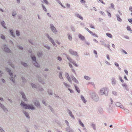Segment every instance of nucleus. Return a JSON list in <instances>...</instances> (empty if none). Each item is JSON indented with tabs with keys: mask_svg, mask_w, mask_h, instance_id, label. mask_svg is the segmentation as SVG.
Wrapping results in <instances>:
<instances>
[{
	"mask_svg": "<svg viewBox=\"0 0 132 132\" xmlns=\"http://www.w3.org/2000/svg\"><path fill=\"white\" fill-rule=\"evenodd\" d=\"M92 99L95 101L97 102L99 100V97L98 95L95 92L92 93L91 94Z\"/></svg>",
	"mask_w": 132,
	"mask_h": 132,
	"instance_id": "3",
	"label": "nucleus"
},
{
	"mask_svg": "<svg viewBox=\"0 0 132 132\" xmlns=\"http://www.w3.org/2000/svg\"><path fill=\"white\" fill-rule=\"evenodd\" d=\"M1 24L2 26L5 29H7V28L5 26V23L4 21H3L1 22Z\"/></svg>",
	"mask_w": 132,
	"mask_h": 132,
	"instance_id": "26",
	"label": "nucleus"
},
{
	"mask_svg": "<svg viewBox=\"0 0 132 132\" xmlns=\"http://www.w3.org/2000/svg\"><path fill=\"white\" fill-rule=\"evenodd\" d=\"M74 85L75 88L76 90L79 93L80 92V90L79 89V88L75 84H74Z\"/></svg>",
	"mask_w": 132,
	"mask_h": 132,
	"instance_id": "20",
	"label": "nucleus"
},
{
	"mask_svg": "<svg viewBox=\"0 0 132 132\" xmlns=\"http://www.w3.org/2000/svg\"><path fill=\"white\" fill-rule=\"evenodd\" d=\"M9 74L10 76L12 78L13 77V73L12 72H10L9 73Z\"/></svg>",
	"mask_w": 132,
	"mask_h": 132,
	"instance_id": "51",
	"label": "nucleus"
},
{
	"mask_svg": "<svg viewBox=\"0 0 132 132\" xmlns=\"http://www.w3.org/2000/svg\"><path fill=\"white\" fill-rule=\"evenodd\" d=\"M125 112L127 113H129V110L126 109H124Z\"/></svg>",
	"mask_w": 132,
	"mask_h": 132,
	"instance_id": "60",
	"label": "nucleus"
},
{
	"mask_svg": "<svg viewBox=\"0 0 132 132\" xmlns=\"http://www.w3.org/2000/svg\"><path fill=\"white\" fill-rule=\"evenodd\" d=\"M128 21L132 24V19H128Z\"/></svg>",
	"mask_w": 132,
	"mask_h": 132,
	"instance_id": "64",
	"label": "nucleus"
},
{
	"mask_svg": "<svg viewBox=\"0 0 132 132\" xmlns=\"http://www.w3.org/2000/svg\"><path fill=\"white\" fill-rule=\"evenodd\" d=\"M46 36L47 37L49 40L51 42V43H52L54 46L55 47H57V45L55 43L53 39L52 38L50 37L48 34H46Z\"/></svg>",
	"mask_w": 132,
	"mask_h": 132,
	"instance_id": "4",
	"label": "nucleus"
},
{
	"mask_svg": "<svg viewBox=\"0 0 132 132\" xmlns=\"http://www.w3.org/2000/svg\"><path fill=\"white\" fill-rule=\"evenodd\" d=\"M65 122L66 124L67 125L68 127H70L69 126V124L68 121L65 120Z\"/></svg>",
	"mask_w": 132,
	"mask_h": 132,
	"instance_id": "54",
	"label": "nucleus"
},
{
	"mask_svg": "<svg viewBox=\"0 0 132 132\" xmlns=\"http://www.w3.org/2000/svg\"><path fill=\"white\" fill-rule=\"evenodd\" d=\"M106 12H107L108 14V16L110 17L111 18V14L107 10L106 11Z\"/></svg>",
	"mask_w": 132,
	"mask_h": 132,
	"instance_id": "47",
	"label": "nucleus"
},
{
	"mask_svg": "<svg viewBox=\"0 0 132 132\" xmlns=\"http://www.w3.org/2000/svg\"><path fill=\"white\" fill-rule=\"evenodd\" d=\"M111 7L112 9H115L114 8V4L113 3H111Z\"/></svg>",
	"mask_w": 132,
	"mask_h": 132,
	"instance_id": "55",
	"label": "nucleus"
},
{
	"mask_svg": "<svg viewBox=\"0 0 132 132\" xmlns=\"http://www.w3.org/2000/svg\"><path fill=\"white\" fill-rule=\"evenodd\" d=\"M85 28L86 30H87L88 32H89L90 33V34L91 32L92 31L89 30L88 28L85 27Z\"/></svg>",
	"mask_w": 132,
	"mask_h": 132,
	"instance_id": "62",
	"label": "nucleus"
},
{
	"mask_svg": "<svg viewBox=\"0 0 132 132\" xmlns=\"http://www.w3.org/2000/svg\"><path fill=\"white\" fill-rule=\"evenodd\" d=\"M63 84L65 85V86H66L67 87H70V85H68L66 83H65V82H64L63 83Z\"/></svg>",
	"mask_w": 132,
	"mask_h": 132,
	"instance_id": "41",
	"label": "nucleus"
},
{
	"mask_svg": "<svg viewBox=\"0 0 132 132\" xmlns=\"http://www.w3.org/2000/svg\"><path fill=\"white\" fill-rule=\"evenodd\" d=\"M67 112L69 114V116L73 119H75V117L73 115L72 113L71 112V111L69 109H67Z\"/></svg>",
	"mask_w": 132,
	"mask_h": 132,
	"instance_id": "10",
	"label": "nucleus"
},
{
	"mask_svg": "<svg viewBox=\"0 0 132 132\" xmlns=\"http://www.w3.org/2000/svg\"><path fill=\"white\" fill-rule=\"evenodd\" d=\"M120 51H121L122 52L124 53L125 54H128L127 53L126 51H125L124 50L122 49H121Z\"/></svg>",
	"mask_w": 132,
	"mask_h": 132,
	"instance_id": "48",
	"label": "nucleus"
},
{
	"mask_svg": "<svg viewBox=\"0 0 132 132\" xmlns=\"http://www.w3.org/2000/svg\"><path fill=\"white\" fill-rule=\"evenodd\" d=\"M30 85L33 88H36L37 87L36 86L32 83H31Z\"/></svg>",
	"mask_w": 132,
	"mask_h": 132,
	"instance_id": "34",
	"label": "nucleus"
},
{
	"mask_svg": "<svg viewBox=\"0 0 132 132\" xmlns=\"http://www.w3.org/2000/svg\"><path fill=\"white\" fill-rule=\"evenodd\" d=\"M33 64L36 67L38 68L40 67L39 65L38 64L36 61V62H33Z\"/></svg>",
	"mask_w": 132,
	"mask_h": 132,
	"instance_id": "24",
	"label": "nucleus"
},
{
	"mask_svg": "<svg viewBox=\"0 0 132 132\" xmlns=\"http://www.w3.org/2000/svg\"><path fill=\"white\" fill-rule=\"evenodd\" d=\"M37 55L38 57H40L42 56V52H39L37 53Z\"/></svg>",
	"mask_w": 132,
	"mask_h": 132,
	"instance_id": "29",
	"label": "nucleus"
},
{
	"mask_svg": "<svg viewBox=\"0 0 132 132\" xmlns=\"http://www.w3.org/2000/svg\"><path fill=\"white\" fill-rule=\"evenodd\" d=\"M84 78L86 79V80H90L91 78L90 77L88 76H84Z\"/></svg>",
	"mask_w": 132,
	"mask_h": 132,
	"instance_id": "42",
	"label": "nucleus"
},
{
	"mask_svg": "<svg viewBox=\"0 0 132 132\" xmlns=\"http://www.w3.org/2000/svg\"><path fill=\"white\" fill-rule=\"evenodd\" d=\"M73 65H75V66L76 67H78V65L75 62V61L73 63Z\"/></svg>",
	"mask_w": 132,
	"mask_h": 132,
	"instance_id": "59",
	"label": "nucleus"
},
{
	"mask_svg": "<svg viewBox=\"0 0 132 132\" xmlns=\"http://www.w3.org/2000/svg\"><path fill=\"white\" fill-rule=\"evenodd\" d=\"M42 8L46 12L47 11V10L45 6H44V5H43V4H42Z\"/></svg>",
	"mask_w": 132,
	"mask_h": 132,
	"instance_id": "37",
	"label": "nucleus"
},
{
	"mask_svg": "<svg viewBox=\"0 0 132 132\" xmlns=\"http://www.w3.org/2000/svg\"><path fill=\"white\" fill-rule=\"evenodd\" d=\"M78 36L79 38L82 40H84L85 39V37L80 34H79Z\"/></svg>",
	"mask_w": 132,
	"mask_h": 132,
	"instance_id": "14",
	"label": "nucleus"
},
{
	"mask_svg": "<svg viewBox=\"0 0 132 132\" xmlns=\"http://www.w3.org/2000/svg\"><path fill=\"white\" fill-rule=\"evenodd\" d=\"M20 105L21 106L23 107V108L25 109H30L33 110L35 109V107L33 105L27 104L23 102L21 103Z\"/></svg>",
	"mask_w": 132,
	"mask_h": 132,
	"instance_id": "1",
	"label": "nucleus"
},
{
	"mask_svg": "<svg viewBox=\"0 0 132 132\" xmlns=\"http://www.w3.org/2000/svg\"><path fill=\"white\" fill-rule=\"evenodd\" d=\"M19 93L21 95L22 98L23 100L25 101H28V100L27 98L26 97V96L24 92L22 91H20L19 92Z\"/></svg>",
	"mask_w": 132,
	"mask_h": 132,
	"instance_id": "7",
	"label": "nucleus"
},
{
	"mask_svg": "<svg viewBox=\"0 0 132 132\" xmlns=\"http://www.w3.org/2000/svg\"><path fill=\"white\" fill-rule=\"evenodd\" d=\"M44 46L48 50L50 49V47L48 45H44Z\"/></svg>",
	"mask_w": 132,
	"mask_h": 132,
	"instance_id": "43",
	"label": "nucleus"
},
{
	"mask_svg": "<svg viewBox=\"0 0 132 132\" xmlns=\"http://www.w3.org/2000/svg\"><path fill=\"white\" fill-rule=\"evenodd\" d=\"M56 1L63 7L65 8V7L63 6L62 4L61 3L60 1L59 0H56Z\"/></svg>",
	"mask_w": 132,
	"mask_h": 132,
	"instance_id": "30",
	"label": "nucleus"
},
{
	"mask_svg": "<svg viewBox=\"0 0 132 132\" xmlns=\"http://www.w3.org/2000/svg\"><path fill=\"white\" fill-rule=\"evenodd\" d=\"M66 131L67 132H74V131L70 127H67L65 128Z\"/></svg>",
	"mask_w": 132,
	"mask_h": 132,
	"instance_id": "9",
	"label": "nucleus"
},
{
	"mask_svg": "<svg viewBox=\"0 0 132 132\" xmlns=\"http://www.w3.org/2000/svg\"><path fill=\"white\" fill-rule=\"evenodd\" d=\"M67 78L70 82V83L72 84V81L68 73H67Z\"/></svg>",
	"mask_w": 132,
	"mask_h": 132,
	"instance_id": "23",
	"label": "nucleus"
},
{
	"mask_svg": "<svg viewBox=\"0 0 132 132\" xmlns=\"http://www.w3.org/2000/svg\"><path fill=\"white\" fill-rule=\"evenodd\" d=\"M81 98L82 100V101H83V102L86 103V102L87 101L85 99L84 97L82 95H81Z\"/></svg>",
	"mask_w": 132,
	"mask_h": 132,
	"instance_id": "22",
	"label": "nucleus"
},
{
	"mask_svg": "<svg viewBox=\"0 0 132 132\" xmlns=\"http://www.w3.org/2000/svg\"><path fill=\"white\" fill-rule=\"evenodd\" d=\"M75 15L76 16H77L78 18H80V19L81 20H83V18L80 15L78 14V13H76L75 14Z\"/></svg>",
	"mask_w": 132,
	"mask_h": 132,
	"instance_id": "21",
	"label": "nucleus"
},
{
	"mask_svg": "<svg viewBox=\"0 0 132 132\" xmlns=\"http://www.w3.org/2000/svg\"><path fill=\"white\" fill-rule=\"evenodd\" d=\"M100 93L101 95L104 94L106 96H108V89L106 88H102L100 90Z\"/></svg>",
	"mask_w": 132,
	"mask_h": 132,
	"instance_id": "2",
	"label": "nucleus"
},
{
	"mask_svg": "<svg viewBox=\"0 0 132 132\" xmlns=\"http://www.w3.org/2000/svg\"><path fill=\"white\" fill-rule=\"evenodd\" d=\"M6 70L9 73L11 71V70L9 69V68L6 67L5 68Z\"/></svg>",
	"mask_w": 132,
	"mask_h": 132,
	"instance_id": "46",
	"label": "nucleus"
},
{
	"mask_svg": "<svg viewBox=\"0 0 132 132\" xmlns=\"http://www.w3.org/2000/svg\"><path fill=\"white\" fill-rule=\"evenodd\" d=\"M72 79L76 83L78 84L79 82L76 79L73 75L71 76Z\"/></svg>",
	"mask_w": 132,
	"mask_h": 132,
	"instance_id": "13",
	"label": "nucleus"
},
{
	"mask_svg": "<svg viewBox=\"0 0 132 132\" xmlns=\"http://www.w3.org/2000/svg\"><path fill=\"white\" fill-rule=\"evenodd\" d=\"M10 80L11 81H12L14 83H15V79H13V77H12V78L11 77L10 78Z\"/></svg>",
	"mask_w": 132,
	"mask_h": 132,
	"instance_id": "49",
	"label": "nucleus"
},
{
	"mask_svg": "<svg viewBox=\"0 0 132 132\" xmlns=\"http://www.w3.org/2000/svg\"><path fill=\"white\" fill-rule=\"evenodd\" d=\"M62 72H60L59 74V78L61 77H62Z\"/></svg>",
	"mask_w": 132,
	"mask_h": 132,
	"instance_id": "57",
	"label": "nucleus"
},
{
	"mask_svg": "<svg viewBox=\"0 0 132 132\" xmlns=\"http://www.w3.org/2000/svg\"><path fill=\"white\" fill-rule=\"evenodd\" d=\"M112 84L113 86H115L116 84V80L114 77H112L111 79Z\"/></svg>",
	"mask_w": 132,
	"mask_h": 132,
	"instance_id": "11",
	"label": "nucleus"
},
{
	"mask_svg": "<svg viewBox=\"0 0 132 132\" xmlns=\"http://www.w3.org/2000/svg\"><path fill=\"white\" fill-rule=\"evenodd\" d=\"M22 81L23 83L25 82L26 81V80L24 77H21Z\"/></svg>",
	"mask_w": 132,
	"mask_h": 132,
	"instance_id": "45",
	"label": "nucleus"
},
{
	"mask_svg": "<svg viewBox=\"0 0 132 132\" xmlns=\"http://www.w3.org/2000/svg\"><path fill=\"white\" fill-rule=\"evenodd\" d=\"M21 64L25 67H27L28 66L27 64L24 62H21Z\"/></svg>",
	"mask_w": 132,
	"mask_h": 132,
	"instance_id": "32",
	"label": "nucleus"
},
{
	"mask_svg": "<svg viewBox=\"0 0 132 132\" xmlns=\"http://www.w3.org/2000/svg\"><path fill=\"white\" fill-rule=\"evenodd\" d=\"M115 105L117 106L120 107L121 108H123V106L121 104L120 102H117L115 104Z\"/></svg>",
	"mask_w": 132,
	"mask_h": 132,
	"instance_id": "15",
	"label": "nucleus"
},
{
	"mask_svg": "<svg viewBox=\"0 0 132 132\" xmlns=\"http://www.w3.org/2000/svg\"><path fill=\"white\" fill-rule=\"evenodd\" d=\"M48 107L49 109L51 110V111L52 112H53L54 111V110H53V109L52 107L50 105L48 106Z\"/></svg>",
	"mask_w": 132,
	"mask_h": 132,
	"instance_id": "44",
	"label": "nucleus"
},
{
	"mask_svg": "<svg viewBox=\"0 0 132 132\" xmlns=\"http://www.w3.org/2000/svg\"><path fill=\"white\" fill-rule=\"evenodd\" d=\"M79 122L80 125L83 127H84V124L81 122V120H79Z\"/></svg>",
	"mask_w": 132,
	"mask_h": 132,
	"instance_id": "33",
	"label": "nucleus"
},
{
	"mask_svg": "<svg viewBox=\"0 0 132 132\" xmlns=\"http://www.w3.org/2000/svg\"><path fill=\"white\" fill-rule=\"evenodd\" d=\"M100 13L101 14L103 15L104 16H105V14L104 13V12L103 11H101Z\"/></svg>",
	"mask_w": 132,
	"mask_h": 132,
	"instance_id": "61",
	"label": "nucleus"
},
{
	"mask_svg": "<svg viewBox=\"0 0 132 132\" xmlns=\"http://www.w3.org/2000/svg\"><path fill=\"white\" fill-rule=\"evenodd\" d=\"M122 85L123 87H125L126 90L127 91H129L128 87L125 83H124V84H122Z\"/></svg>",
	"mask_w": 132,
	"mask_h": 132,
	"instance_id": "19",
	"label": "nucleus"
},
{
	"mask_svg": "<svg viewBox=\"0 0 132 132\" xmlns=\"http://www.w3.org/2000/svg\"><path fill=\"white\" fill-rule=\"evenodd\" d=\"M47 92L50 95H51L52 94V91L51 89H48Z\"/></svg>",
	"mask_w": 132,
	"mask_h": 132,
	"instance_id": "36",
	"label": "nucleus"
},
{
	"mask_svg": "<svg viewBox=\"0 0 132 132\" xmlns=\"http://www.w3.org/2000/svg\"><path fill=\"white\" fill-rule=\"evenodd\" d=\"M16 34L17 36H19L20 35L19 31L18 30H16Z\"/></svg>",
	"mask_w": 132,
	"mask_h": 132,
	"instance_id": "40",
	"label": "nucleus"
},
{
	"mask_svg": "<svg viewBox=\"0 0 132 132\" xmlns=\"http://www.w3.org/2000/svg\"><path fill=\"white\" fill-rule=\"evenodd\" d=\"M23 113L25 115L26 117V118L28 119H29L30 117L28 113L26 111H24L23 112Z\"/></svg>",
	"mask_w": 132,
	"mask_h": 132,
	"instance_id": "16",
	"label": "nucleus"
},
{
	"mask_svg": "<svg viewBox=\"0 0 132 132\" xmlns=\"http://www.w3.org/2000/svg\"><path fill=\"white\" fill-rule=\"evenodd\" d=\"M50 28L51 30L55 34H56L57 33V31L53 24H50Z\"/></svg>",
	"mask_w": 132,
	"mask_h": 132,
	"instance_id": "5",
	"label": "nucleus"
},
{
	"mask_svg": "<svg viewBox=\"0 0 132 132\" xmlns=\"http://www.w3.org/2000/svg\"><path fill=\"white\" fill-rule=\"evenodd\" d=\"M0 106L3 109L5 107L4 105L0 103Z\"/></svg>",
	"mask_w": 132,
	"mask_h": 132,
	"instance_id": "50",
	"label": "nucleus"
},
{
	"mask_svg": "<svg viewBox=\"0 0 132 132\" xmlns=\"http://www.w3.org/2000/svg\"><path fill=\"white\" fill-rule=\"evenodd\" d=\"M18 47L21 50H23V47L21 46L20 45H18Z\"/></svg>",
	"mask_w": 132,
	"mask_h": 132,
	"instance_id": "58",
	"label": "nucleus"
},
{
	"mask_svg": "<svg viewBox=\"0 0 132 132\" xmlns=\"http://www.w3.org/2000/svg\"><path fill=\"white\" fill-rule=\"evenodd\" d=\"M117 20L120 22L122 21V19L120 18V15L118 14L116 15Z\"/></svg>",
	"mask_w": 132,
	"mask_h": 132,
	"instance_id": "17",
	"label": "nucleus"
},
{
	"mask_svg": "<svg viewBox=\"0 0 132 132\" xmlns=\"http://www.w3.org/2000/svg\"><path fill=\"white\" fill-rule=\"evenodd\" d=\"M90 34L92 35L93 36H94L97 37H98L97 35L95 33H93L92 31L91 32Z\"/></svg>",
	"mask_w": 132,
	"mask_h": 132,
	"instance_id": "38",
	"label": "nucleus"
},
{
	"mask_svg": "<svg viewBox=\"0 0 132 132\" xmlns=\"http://www.w3.org/2000/svg\"><path fill=\"white\" fill-rule=\"evenodd\" d=\"M57 59L60 61H61L62 60V58L60 56H58L57 57Z\"/></svg>",
	"mask_w": 132,
	"mask_h": 132,
	"instance_id": "63",
	"label": "nucleus"
},
{
	"mask_svg": "<svg viewBox=\"0 0 132 132\" xmlns=\"http://www.w3.org/2000/svg\"><path fill=\"white\" fill-rule=\"evenodd\" d=\"M4 51L7 53L11 52V51L9 48L7 46H5L4 48Z\"/></svg>",
	"mask_w": 132,
	"mask_h": 132,
	"instance_id": "12",
	"label": "nucleus"
},
{
	"mask_svg": "<svg viewBox=\"0 0 132 132\" xmlns=\"http://www.w3.org/2000/svg\"><path fill=\"white\" fill-rule=\"evenodd\" d=\"M12 15L14 17V18L16 15V11H15L12 12Z\"/></svg>",
	"mask_w": 132,
	"mask_h": 132,
	"instance_id": "35",
	"label": "nucleus"
},
{
	"mask_svg": "<svg viewBox=\"0 0 132 132\" xmlns=\"http://www.w3.org/2000/svg\"><path fill=\"white\" fill-rule=\"evenodd\" d=\"M106 35L109 38H112V35L109 33H106Z\"/></svg>",
	"mask_w": 132,
	"mask_h": 132,
	"instance_id": "31",
	"label": "nucleus"
},
{
	"mask_svg": "<svg viewBox=\"0 0 132 132\" xmlns=\"http://www.w3.org/2000/svg\"><path fill=\"white\" fill-rule=\"evenodd\" d=\"M1 38L3 39H5V36H4L2 34L1 35Z\"/></svg>",
	"mask_w": 132,
	"mask_h": 132,
	"instance_id": "53",
	"label": "nucleus"
},
{
	"mask_svg": "<svg viewBox=\"0 0 132 132\" xmlns=\"http://www.w3.org/2000/svg\"><path fill=\"white\" fill-rule=\"evenodd\" d=\"M127 29L128 31H131L130 32V33H132V30H131V28L130 26H128L127 27Z\"/></svg>",
	"mask_w": 132,
	"mask_h": 132,
	"instance_id": "39",
	"label": "nucleus"
},
{
	"mask_svg": "<svg viewBox=\"0 0 132 132\" xmlns=\"http://www.w3.org/2000/svg\"><path fill=\"white\" fill-rule=\"evenodd\" d=\"M31 59L33 61V62H36V58L35 56H31Z\"/></svg>",
	"mask_w": 132,
	"mask_h": 132,
	"instance_id": "18",
	"label": "nucleus"
},
{
	"mask_svg": "<svg viewBox=\"0 0 132 132\" xmlns=\"http://www.w3.org/2000/svg\"><path fill=\"white\" fill-rule=\"evenodd\" d=\"M10 32L11 34V35L12 36V37H15V36L13 34V30H10Z\"/></svg>",
	"mask_w": 132,
	"mask_h": 132,
	"instance_id": "25",
	"label": "nucleus"
},
{
	"mask_svg": "<svg viewBox=\"0 0 132 132\" xmlns=\"http://www.w3.org/2000/svg\"><path fill=\"white\" fill-rule=\"evenodd\" d=\"M89 84H91V85L93 86H94V84L93 82H89L88 83V85Z\"/></svg>",
	"mask_w": 132,
	"mask_h": 132,
	"instance_id": "56",
	"label": "nucleus"
},
{
	"mask_svg": "<svg viewBox=\"0 0 132 132\" xmlns=\"http://www.w3.org/2000/svg\"><path fill=\"white\" fill-rule=\"evenodd\" d=\"M71 29L73 31H75V29L74 27L72 26H71Z\"/></svg>",
	"mask_w": 132,
	"mask_h": 132,
	"instance_id": "52",
	"label": "nucleus"
},
{
	"mask_svg": "<svg viewBox=\"0 0 132 132\" xmlns=\"http://www.w3.org/2000/svg\"><path fill=\"white\" fill-rule=\"evenodd\" d=\"M69 52L70 53L73 55H74L76 56H78V54L77 52L76 51H74L72 50L71 49H69Z\"/></svg>",
	"mask_w": 132,
	"mask_h": 132,
	"instance_id": "6",
	"label": "nucleus"
},
{
	"mask_svg": "<svg viewBox=\"0 0 132 132\" xmlns=\"http://www.w3.org/2000/svg\"><path fill=\"white\" fill-rule=\"evenodd\" d=\"M90 125L94 130H95L96 129L95 125V124L93 123H92L90 124Z\"/></svg>",
	"mask_w": 132,
	"mask_h": 132,
	"instance_id": "28",
	"label": "nucleus"
},
{
	"mask_svg": "<svg viewBox=\"0 0 132 132\" xmlns=\"http://www.w3.org/2000/svg\"><path fill=\"white\" fill-rule=\"evenodd\" d=\"M63 54L65 55L66 56V57L68 60L70 62L73 63V62L75 61L74 60H73L68 55H67L65 54L64 53Z\"/></svg>",
	"mask_w": 132,
	"mask_h": 132,
	"instance_id": "8",
	"label": "nucleus"
},
{
	"mask_svg": "<svg viewBox=\"0 0 132 132\" xmlns=\"http://www.w3.org/2000/svg\"><path fill=\"white\" fill-rule=\"evenodd\" d=\"M34 104L36 106H40V103L38 101H36L34 103Z\"/></svg>",
	"mask_w": 132,
	"mask_h": 132,
	"instance_id": "27",
	"label": "nucleus"
}]
</instances>
